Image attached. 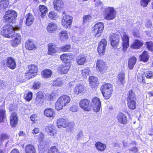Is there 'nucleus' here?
<instances>
[{"label": "nucleus", "mask_w": 153, "mask_h": 153, "mask_svg": "<svg viewBox=\"0 0 153 153\" xmlns=\"http://www.w3.org/2000/svg\"><path fill=\"white\" fill-rule=\"evenodd\" d=\"M109 39L111 45L113 48H117L120 42L119 35L115 33L111 34L109 36Z\"/></svg>", "instance_id": "nucleus-10"}, {"label": "nucleus", "mask_w": 153, "mask_h": 153, "mask_svg": "<svg viewBox=\"0 0 153 153\" xmlns=\"http://www.w3.org/2000/svg\"><path fill=\"white\" fill-rule=\"evenodd\" d=\"M28 69L29 71L25 74V76L27 79H30L36 75L38 68L36 65H31L28 66Z\"/></svg>", "instance_id": "nucleus-11"}, {"label": "nucleus", "mask_w": 153, "mask_h": 153, "mask_svg": "<svg viewBox=\"0 0 153 153\" xmlns=\"http://www.w3.org/2000/svg\"><path fill=\"white\" fill-rule=\"evenodd\" d=\"M85 87L82 84H78L75 87L74 91L76 94H78L79 93L83 92L85 90Z\"/></svg>", "instance_id": "nucleus-28"}, {"label": "nucleus", "mask_w": 153, "mask_h": 153, "mask_svg": "<svg viewBox=\"0 0 153 153\" xmlns=\"http://www.w3.org/2000/svg\"><path fill=\"white\" fill-rule=\"evenodd\" d=\"M113 91L112 90H108L107 91H101L105 99L107 100L109 99L111 96Z\"/></svg>", "instance_id": "nucleus-39"}, {"label": "nucleus", "mask_w": 153, "mask_h": 153, "mask_svg": "<svg viewBox=\"0 0 153 153\" xmlns=\"http://www.w3.org/2000/svg\"><path fill=\"white\" fill-rule=\"evenodd\" d=\"M133 35L137 38H140V33L138 30L134 31L133 33Z\"/></svg>", "instance_id": "nucleus-60"}, {"label": "nucleus", "mask_w": 153, "mask_h": 153, "mask_svg": "<svg viewBox=\"0 0 153 153\" xmlns=\"http://www.w3.org/2000/svg\"><path fill=\"white\" fill-rule=\"evenodd\" d=\"M57 29L58 26L55 23L51 22L48 23V33H54Z\"/></svg>", "instance_id": "nucleus-31"}, {"label": "nucleus", "mask_w": 153, "mask_h": 153, "mask_svg": "<svg viewBox=\"0 0 153 153\" xmlns=\"http://www.w3.org/2000/svg\"><path fill=\"white\" fill-rule=\"evenodd\" d=\"M144 42L139 39H135L130 45V48L133 49L138 50L143 45Z\"/></svg>", "instance_id": "nucleus-19"}, {"label": "nucleus", "mask_w": 153, "mask_h": 153, "mask_svg": "<svg viewBox=\"0 0 153 153\" xmlns=\"http://www.w3.org/2000/svg\"><path fill=\"white\" fill-rule=\"evenodd\" d=\"M9 2L7 0H5L0 1V11H3L8 7Z\"/></svg>", "instance_id": "nucleus-40"}, {"label": "nucleus", "mask_w": 153, "mask_h": 153, "mask_svg": "<svg viewBox=\"0 0 153 153\" xmlns=\"http://www.w3.org/2000/svg\"><path fill=\"white\" fill-rule=\"evenodd\" d=\"M88 80L90 86L92 88H97L99 85L97 78L95 76H91L89 77Z\"/></svg>", "instance_id": "nucleus-21"}, {"label": "nucleus", "mask_w": 153, "mask_h": 153, "mask_svg": "<svg viewBox=\"0 0 153 153\" xmlns=\"http://www.w3.org/2000/svg\"><path fill=\"white\" fill-rule=\"evenodd\" d=\"M26 24L27 26L31 25L34 21V18L33 16L30 13H28L26 16Z\"/></svg>", "instance_id": "nucleus-33"}, {"label": "nucleus", "mask_w": 153, "mask_h": 153, "mask_svg": "<svg viewBox=\"0 0 153 153\" xmlns=\"http://www.w3.org/2000/svg\"><path fill=\"white\" fill-rule=\"evenodd\" d=\"M104 30V25L103 23L99 22L96 23L92 27V32L94 33L95 37H100L102 33Z\"/></svg>", "instance_id": "nucleus-5"}, {"label": "nucleus", "mask_w": 153, "mask_h": 153, "mask_svg": "<svg viewBox=\"0 0 153 153\" xmlns=\"http://www.w3.org/2000/svg\"><path fill=\"white\" fill-rule=\"evenodd\" d=\"M112 90V85L110 83H105L101 88V91Z\"/></svg>", "instance_id": "nucleus-42"}, {"label": "nucleus", "mask_w": 153, "mask_h": 153, "mask_svg": "<svg viewBox=\"0 0 153 153\" xmlns=\"http://www.w3.org/2000/svg\"><path fill=\"white\" fill-rule=\"evenodd\" d=\"M69 110L71 111L75 112L78 111V108L76 105H72L70 108Z\"/></svg>", "instance_id": "nucleus-55"}, {"label": "nucleus", "mask_w": 153, "mask_h": 153, "mask_svg": "<svg viewBox=\"0 0 153 153\" xmlns=\"http://www.w3.org/2000/svg\"><path fill=\"white\" fill-rule=\"evenodd\" d=\"M122 50L124 52H126L128 48L129 45V36L125 34H123L122 37Z\"/></svg>", "instance_id": "nucleus-14"}, {"label": "nucleus", "mask_w": 153, "mask_h": 153, "mask_svg": "<svg viewBox=\"0 0 153 153\" xmlns=\"http://www.w3.org/2000/svg\"><path fill=\"white\" fill-rule=\"evenodd\" d=\"M95 146L97 149L101 152L104 151L106 149V145L100 142H97L95 144Z\"/></svg>", "instance_id": "nucleus-34"}, {"label": "nucleus", "mask_w": 153, "mask_h": 153, "mask_svg": "<svg viewBox=\"0 0 153 153\" xmlns=\"http://www.w3.org/2000/svg\"><path fill=\"white\" fill-rule=\"evenodd\" d=\"M146 47L149 51H153V42L152 41L147 42H146Z\"/></svg>", "instance_id": "nucleus-47"}, {"label": "nucleus", "mask_w": 153, "mask_h": 153, "mask_svg": "<svg viewBox=\"0 0 153 153\" xmlns=\"http://www.w3.org/2000/svg\"><path fill=\"white\" fill-rule=\"evenodd\" d=\"M57 131L56 128L53 125L48 126V134L51 137H54L56 134Z\"/></svg>", "instance_id": "nucleus-36"}, {"label": "nucleus", "mask_w": 153, "mask_h": 153, "mask_svg": "<svg viewBox=\"0 0 153 153\" xmlns=\"http://www.w3.org/2000/svg\"><path fill=\"white\" fill-rule=\"evenodd\" d=\"M26 153H35L36 151L33 145L31 144L27 145L25 147Z\"/></svg>", "instance_id": "nucleus-37"}, {"label": "nucleus", "mask_w": 153, "mask_h": 153, "mask_svg": "<svg viewBox=\"0 0 153 153\" xmlns=\"http://www.w3.org/2000/svg\"><path fill=\"white\" fill-rule=\"evenodd\" d=\"M90 71L89 68H85L81 71V76L83 79H86L87 76L90 74Z\"/></svg>", "instance_id": "nucleus-41"}, {"label": "nucleus", "mask_w": 153, "mask_h": 153, "mask_svg": "<svg viewBox=\"0 0 153 153\" xmlns=\"http://www.w3.org/2000/svg\"><path fill=\"white\" fill-rule=\"evenodd\" d=\"M36 114H34L31 115L30 117V120L32 121H33L34 123H36Z\"/></svg>", "instance_id": "nucleus-61"}, {"label": "nucleus", "mask_w": 153, "mask_h": 153, "mask_svg": "<svg viewBox=\"0 0 153 153\" xmlns=\"http://www.w3.org/2000/svg\"><path fill=\"white\" fill-rule=\"evenodd\" d=\"M152 24L150 20L147 21L146 24V26L147 27H149L152 26Z\"/></svg>", "instance_id": "nucleus-63"}, {"label": "nucleus", "mask_w": 153, "mask_h": 153, "mask_svg": "<svg viewBox=\"0 0 153 153\" xmlns=\"http://www.w3.org/2000/svg\"><path fill=\"white\" fill-rule=\"evenodd\" d=\"M33 93L32 92H28L26 95L25 99L27 101H30L32 98Z\"/></svg>", "instance_id": "nucleus-54"}, {"label": "nucleus", "mask_w": 153, "mask_h": 153, "mask_svg": "<svg viewBox=\"0 0 153 153\" xmlns=\"http://www.w3.org/2000/svg\"><path fill=\"white\" fill-rule=\"evenodd\" d=\"M71 101L70 97L67 95L63 94L59 97L56 102L55 107L57 111L63 108V107L67 106Z\"/></svg>", "instance_id": "nucleus-1"}, {"label": "nucleus", "mask_w": 153, "mask_h": 153, "mask_svg": "<svg viewBox=\"0 0 153 153\" xmlns=\"http://www.w3.org/2000/svg\"><path fill=\"white\" fill-rule=\"evenodd\" d=\"M17 29L11 25L7 24L2 27L1 33L4 37L11 38L15 34L14 30Z\"/></svg>", "instance_id": "nucleus-4"}, {"label": "nucleus", "mask_w": 153, "mask_h": 153, "mask_svg": "<svg viewBox=\"0 0 153 153\" xmlns=\"http://www.w3.org/2000/svg\"><path fill=\"white\" fill-rule=\"evenodd\" d=\"M18 119L17 114L15 113H12L10 116V125L12 127H15L17 124Z\"/></svg>", "instance_id": "nucleus-24"}, {"label": "nucleus", "mask_w": 153, "mask_h": 153, "mask_svg": "<svg viewBox=\"0 0 153 153\" xmlns=\"http://www.w3.org/2000/svg\"><path fill=\"white\" fill-rule=\"evenodd\" d=\"M140 61L145 62H147L149 59V56L147 51H144L140 56Z\"/></svg>", "instance_id": "nucleus-30"}, {"label": "nucleus", "mask_w": 153, "mask_h": 153, "mask_svg": "<svg viewBox=\"0 0 153 153\" xmlns=\"http://www.w3.org/2000/svg\"><path fill=\"white\" fill-rule=\"evenodd\" d=\"M143 74L147 79L153 78V72L151 71H146L143 73Z\"/></svg>", "instance_id": "nucleus-46"}, {"label": "nucleus", "mask_w": 153, "mask_h": 153, "mask_svg": "<svg viewBox=\"0 0 153 153\" xmlns=\"http://www.w3.org/2000/svg\"><path fill=\"white\" fill-rule=\"evenodd\" d=\"M12 38L13 39L10 41V44L13 47H16L21 42V36L19 34L15 33Z\"/></svg>", "instance_id": "nucleus-17"}, {"label": "nucleus", "mask_w": 153, "mask_h": 153, "mask_svg": "<svg viewBox=\"0 0 153 153\" xmlns=\"http://www.w3.org/2000/svg\"><path fill=\"white\" fill-rule=\"evenodd\" d=\"M73 17L69 15L63 16L61 20V24L65 29H67L71 27L73 21Z\"/></svg>", "instance_id": "nucleus-7"}, {"label": "nucleus", "mask_w": 153, "mask_h": 153, "mask_svg": "<svg viewBox=\"0 0 153 153\" xmlns=\"http://www.w3.org/2000/svg\"><path fill=\"white\" fill-rule=\"evenodd\" d=\"M57 96V95L56 93H52L50 95L49 98L50 100H53L56 98Z\"/></svg>", "instance_id": "nucleus-57"}, {"label": "nucleus", "mask_w": 153, "mask_h": 153, "mask_svg": "<svg viewBox=\"0 0 153 153\" xmlns=\"http://www.w3.org/2000/svg\"><path fill=\"white\" fill-rule=\"evenodd\" d=\"M126 98L127 105L129 109L133 110L137 108V99L136 95L132 90H129Z\"/></svg>", "instance_id": "nucleus-2"}, {"label": "nucleus", "mask_w": 153, "mask_h": 153, "mask_svg": "<svg viewBox=\"0 0 153 153\" xmlns=\"http://www.w3.org/2000/svg\"><path fill=\"white\" fill-rule=\"evenodd\" d=\"M59 48L54 44H48V54L53 55L54 54L59 52Z\"/></svg>", "instance_id": "nucleus-25"}, {"label": "nucleus", "mask_w": 153, "mask_h": 153, "mask_svg": "<svg viewBox=\"0 0 153 153\" xmlns=\"http://www.w3.org/2000/svg\"><path fill=\"white\" fill-rule=\"evenodd\" d=\"M74 56L71 53L62 54L60 56V59L63 62L65 63H71V62L73 59Z\"/></svg>", "instance_id": "nucleus-15"}, {"label": "nucleus", "mask_w": 153, "mask_h": 153, "mask_svg": "<svg viewBox=\"0 0 153 153\" xmlns=\"http://www.w3.org/2000/svg\"><path fill=\"white\" fill-rule=\"evenodd\" d=\"M108 68L106 63L103 60L99 59L97 60L96 63V68L97 71L101 74H104L107 71Z\"/></svg>", "instance_id": "nucleus-9"}, {"label": "nucleus", "mask_w": 153, "mask_h": 153, "mask_svg": "<svg viewBox=\"0 0 153 153\" xmlns=\"http://www.w3.org/2000/svg\"><path fill=\"white\" fill-rule=\"evenodd\" d=\"M5 85V82L0 79V89L3 88Z\"/></svg>", "instance_id": "nucleus-62"}, {"label": "nucleus", "mask_w": 153, "mask_h": 153, "mask_svg": "<svg viewBox=\"0 0 153 153\" xmlns=\"http://www.w3.org/2000/svg\"><path fill=\"white\" fill-rule=\"evenodd\" d=\"M6 64L10 69H14L16 67V64L15 59L11 56H9L6 59Z\"/></svg>", "instance_id": "nucleus-22"}, {"label": "nucleus", "mask_w": 153, "mask_h": 153, "mask_svg": "<svg viewBox=\"0 0 153 153\" xmlns=\"http://www.w3.org/2000/svg\"><path fill=\"white\" fill-rule=\"evenodd\" d=\"M136 61L137 59L134 56H133L129 59L128 66L129 69L132 70L133 69Z\"/></svg>", "instance_id": "nucleus-32"}, {"label": "nucleus", "mask_w": 153, "mask_h": 153, "mask_svg": "<svg viewBox=\"0 0 153 153\" xmlns=\"http://www.w3.org/2000/svg\"><path fill=\"white\" fill-rule=\"evenodd\" d=\"M76 61L79 65H83L87 61L86 56L83 54H80L77 56Z\"/></svg>", "instance_id": "nucleus-26"}, {"label": "nucleus", "mask_w": 153, "mask_h": 153, "mask_svg": "<svg viewBox=\"0 0 153 153\" xmlns=\"http://www.w3.org/2000/svg\"><path fill=\"white\" fill-rule=\"evenodd\" d=\"M7 137H8L7 135L5 134H2L1 135L0 139L2 140H4L7 139Z\"/></svg>", "instance_id": "nucleus-64"}, {"label": "nucleus", "mask_w": 153, "mask_h": 153, "mask_svg": "<svg viewBox=\"0 0 153 153\" xmlns=\"http://www.w3.org/2000/svg\"><path fill=\"white\" fill-rule=\"evenodd\" d=\"M71 66V63H65L61 65L58 68V72L60 74H66L69 71Z\"/></svg>", "instance_id": "nucleus-16"}, {"label": "nucleus", "mask_w": 153, "mask_h": 153, "mask_svg": "<svg viewBox=\"0 0 153 153\" xmlns=\"http://www.w3.org/2000/svg\"><path fill=\"white\" fill-rule=\"evenodd\" d=\"M91 18L92 17L90 15H85L83 17V22L84 23L88 22L90 20Z\"/></svg>", "instance_id": "nucleus-51"}, {"label": "nucleus", "mask_w": 153, "mask_h": 153, "mask_svg": "<svg viewBox=\"0 0 153 153\" xmlns=\"http://www.w3.org/2000/svg\"><path fill=\"white\" fill-rule=\"evenodd\" d=\"M56 14L55 12H50L48 14V17L51 19H54L56 17Z\"/></svg>", "instance_id": "nucleus-53"}, {"label": "nucleus", "mask_w": 153, "mask_h": 153, "mask_svg": "<svg viewBox=\"0 0 153 153\" xmlns=\"http://www.w3.org/2000/svg\"><path fill=\"white\" fill-rule=\"evenodd\" d=\"M125 74L124 73H120L118 75L117 83L118 84L123 85L125 84Z\"/></svg>", "instance_id": "nucleus-29"}, {"label": "nucleus", "mask_w": 153, "mask_h": 153, "mask_svg": "<svg viewBox=\"0 0 153 153\" xmlns=\"http://www.w3.org/2000/svg\"><path fill=\"white\" fill-rule=\"evenodd\" d=\"M151 0H140V3L141 6L143 7H146Z\"/></svg>", "instance_id": "nucleus-48"}, {"label": "nucleus", "mask_w": 153, "mask_h": 153, "mask_svg": "<svg viewBox=\"0 0 153 153\" xmlns=\"http://www.w3.org/2000/svg\"><path fill=\"white\" fill-rule=\"evenodd\" d=\"M92 103L94 107L93 109L95 112H98L100 109L101 103L100 99L97 97H95L92 100Z\"/></svg>", "instance_id": "nucleus-20"}, {"label": "nucleus", "mask_w": 153, "mask_h": 153, "mask_svg": "<svg viewBox=\"0 0 153 153\" xmlns=\"http://www.w3.org/2000/svg\"><path fill=\"white\" fill-rule=\"evenodd\" d=\"M107 44V42L104 39H101L99 42L97 51L99 56H103L104 54Z\"/></svg>", "instance_id": "nucleus-13"}, {"label": "nucleus", "mask_w": 153, "mask_h": 153, "mask_svg": "<svg viewBox=\"0 0 153 153\" xmlns=\"http://www.w3.org/2000/svg\"><path fill=\"white\" fill-rule=\"evenodd\" d=\"M62 80L60 78H57L56 80H54L53 82V86H59L62 85Z\"/></svg>", "instance_id": "nucleus-45"}, {"label": "nucleus", "mask_w": 153, "mask_h": 153, "mask_svg": "<svg viewBox=\"0 0 153 153\" xmlns=\"http://www.w3.org/2000/svg\"><path fill=\"white\" fill-rule=\"evenodd\" d=\"M53 5L54 9L58 11L62 10L64 4L63 1L62 0H54Z\"/></svg>", "instance_id": "nucleus-23"}, {"label": "nucleus", "mask_w": 153, "mask_h": 153, "mask_svg": "<svg viewBox=\"0 0 153 153\" xmlns=\"http://www.w3.org/2000/svg\"><path fill=\"white\" fill-rule=\"evenodd\" d=\"M143 73L141 74H139L137 75V80L140 84H145L146 79Z\"/></svg>", "instance_id": "nucleus-43"}, {"label": "nucleus", "mask_w": 153, "mask_h": 153, "mask_svg": "<svg viewBox=\"0 0 153 153\" xmlns=\"http://www.w3.org/2000/svg\"><path fill=\"white\" fill-rule=\"evenodd\" d=\"M56 125L59 128L62 127L67 128V131H68L71 132L74 129L75 123L73 122H68L67 118H61L57 120Z\"/></svg>", "instance_id": "nucleus-3"}, {"label": "nucleus", "mask_w": 153, "mask_h": 153, "mask_svg": "<svg viewBox=\"0 0 153 153\" xmlns=\"http://www.w3.org/2000/svg\"><path fill=\"white\" fill-rule=\"evenodd\" d=\"M25 46L26 48L28 50H32L37 48V47L34 45L33 42L30 40L26 42Z\"/></svg>", "instance_id": "nucleus-35"}, {"label": "nucleus", "mask_w": 153, "mask_h": 153, "mask_svg": "<svg viewBox=\"0 0 153 153\" xmlns=\"http://www.w3.org/2000/svg\"><path fill=\"white\" fill-rule=\"evenodd\" d=\"M40 83L39 82H35L34 83L33 87L35 89H38L40 87Z\"/></svg>", "instance_id": "nucleus-59"}, {"label": "nucleus", "mask_w": 153, "mask_h": 153, "mask_svg": "<svg viewBox=\"0 0 153 153\" xmlns=\"http://www.w3.org/2000/svg\"><path fill=\"white\" fill-rule=\"evenodd\" d=\"M116 118L118 121L122 124L125 125L128 123V120L127 116L121 112H119Z\"/></svg>", "instance_id": "nucleus-18"}, {"label": "nucleus", "mask_w": 153, "mask_h": 153, "mask_svg": "<svg viewBox=\"0 0 153 153\" xmlns=\"http://www.w3.org/2000/svg\"><path fill=\"white\" fill-rule=\"evenodd\" d=\"M59 49L62 52H70L71 49V45L70 44L65 45L60 47Z\"/></svg>", "instance_id": "nucleus-38"}, {"label": "nucleus", "mask_w": 153, "mask_h": 153, "mask_svg": "<svg viewBox=\"0 0 153 153\" xmlns=\"http://www.w3.org/2000/svg\"><path fill=\"white\" fill-rule=\"evenodd\" d=\"M58 36L59 39L62 41H66L69 38L68 31L65 30H62L59 32Z\"/></svg>", "instance_id": "nucleus-27"}, {"label": "nucleus", "mask_w": 153, "mask_h": 153, "mask_svg": "<svg viewBox=\"0 0 153 153\" xmlns=\"http://www.w3.org/2000/svg\"><path fill=\"white\" fill-rule=\"evenodd\" d=\"M39 9L41 13L42 17H44L47 12V8L44 6L40 5L39 7Z\"/></svg>", "instance_id": "nucleus-44"}, {"label": "nucleus", "mask_w": 153, "mask_h": 153, "mask_svg": "<svg viewBox=\"0 0 153 153\" xmlns=\"http://www.w3.org/2000/svg\"><path fill=\"white\" fill-rule=\"evenodd\" d=\"M44 97V95L42 92H38L37 94V96L36 98V101L39 103L41 101L40 100L42 99Z\"/></svg>", "instance_id": "nucleus-50"}, {"label": "nucleus", "mask_w": 153, "mask_h": 153, "mask_svg": "<svg viewBox=\"0 0 153 153\" xmlns=\"http://www.w3.org/2000/svg\"><path fill=\"white\" fill-rule=\"evenodd\" d=\"M104 12V18L108 20L114 19L116 14V11L113 7H108L106 8Z\"/></svg>", "instance_id": "nucleus-6"}, {"label": "nucleus", "mask_w": 153, "mask_h": 153, "mask_svg": "<svg viewBox=\"0 0 153 153\" xmlns=\"http://www.w3.org/2000/svg\"><path fill=\"white\" fill-rule=\"evenodd\" d=\"M42 75L43 78L48 77V70L46 69L43 70L42 72Z\"/></svg>", "instance_id": "nucleus-56"}, {"label": "nucleus", "mask_w": 153, "mask_h": 153, "mask_svg": "<svg viewBox=\"0 0 153 153\" xmlns=\"http://www.w3.org/2000/svg\"><path fill=\"white\" fill-rule=\"evenodd\" d=\"M55 113L53 109L52 108H48V117H52L53 118L55 116Z\"/></svg>", "instance_id": "nucleus-52"}, {"label": "nucleus", "mask_w": 153, "mask_h": 153, "mask_svg": "<svg viewBox=\"0 0 153 153\" xmlns=\"http://www.w3.org/2000/svg\"><path fill=\"white\" fill-rule=\"evenodd\" d=\"M79 105L82 109L87 111H91L92 106L90 100L87 99H81L79 102Z\"/></svg>", "instance_id": "nucleus-12"}, {"label": "nucleus", "mask_w": 153, "mask_h": 153, "mask_svg": "<svg viewBox=\"0 0 153 153\" xmlns=\"http://www.w3.org/2000/svg\"><path fill=\"white\" fill-rule=\"evenodd\" d=\"M129 151L132 153H137L138 152V148L136 147H133L129 149Z\"/></svg>", "instance_id": "nucleus-58"}, {"label": "nucleus", "mask_w": 153, "mask_h": 153, "mask_svg": "<svg viewBox=\"0 0 153 153\" xmlns=\"http://www.w3.org/2000/svg\"><path fill=\"white\" fill-rule=\"evenodd\" d=\"M5 117V111L3 109H0V123L4 121Z\"/></svg>", "instance_id": "nucleus-49"}, {"label": "nucleus", "mask_w": 153, "mask_h": 153, "mask_svg": "<svg viewBox=\"0 0 153 153\" xmlns=\"http://www.w3.org/2000/svg\"><path fill=\"white\" fill-rule=\"evenodd\" d=\"M17 16V14L15 11L8 10L5 13L4 19L6 22H14Z\"/></svg>", "instance_id": "nucleus-8"}]
</instances>
